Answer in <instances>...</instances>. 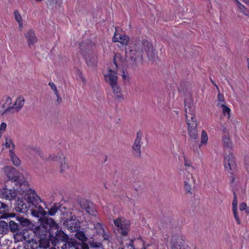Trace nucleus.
Instances as JSON below:
<instances>
[{"mask_svg":"<svg viewBox=\"0 0 249 249\" xmlns=\"http://www.w3.org/2000/svg\"><path fill=\"white\" fill-rule=\"evenodd\" d=\"M28 183L24 181L21 184L20 188L18 190L21 196L18 197L16 202L15 210L17 212L26 213L30 208L34 206L35 209H32L31 212L33 216L40 218L43 223L47 224L46 219H53L48 217L47 213L44 210L42 207L38 203L41 201L40 198L37 196L34 190L28 188Z\"/></svg>","mask_w":249,"mask_h":249,"instance_id":"f257e3e1","label":"nucleus"},{"mask_svg":"<svg viewBox=\"0 0 249 249\" xmlns=\"http://www.w3.org/2000/svg\"><path fill=\"white\" fill-rule=\"evenodd\" d=\"M130 49L125 48L126 61L133 68L143 61L142 52L144 49L149 60H153L156 56L155 51L152 43L145 39L137 41L130 46Z\"/></svg>","mask_w":249,"mask_h":249,"instance_id":"f03ea898","label":"nucleus"},{"mask_svg":"<svg viewBox=\"0 0 249 249\" xmlns=\"http://www.w3.org/2000/svg\"><path fill=\"white\" fill-rule=\"evenodd\" d=\"M46 221L51 224L48 229L49 244L51 243L57 249H69L76 246L75 241H72L53 219H47Z\"/></svg>","mask_w":249,"mask_h":249,"instance_id":"7ed1b4c3","label":"nucleus"},{"mask_svg":"<svg viewBox=\"0 0 249 249\" xmlns=\"http://www.w3.org/2000/svg\"><path fill=\"white\" fill-rule=\"evenodd\" d=\"M188 125V133L189 135L188 139V143L190 148L194 151L197 149V146L199 142L197 131V121H193L186 123Z\"/></svg>","mask_w":249,"mask_h":249,"instance_id":"20e7f679","label":"nucleus"},{"mask_svg":"<svg viewBox=\"0 0 249 249\" xmlns=\"http://www.w3.org/2000/svg\"><path fill=\"white\" fill-rule=\"evenodd\" d=\"M67 218L64 220V224L71 232L76 231L80 229V222L77 216L72 213H67Z\"/></svg>","mask_w":249,"mask_h":249,"instance_id":"39448f33","label":"nucleus"},{"mask_svg":"<svg viewBox=\"0 0 249 249\" xmlns=\"http://www.w3.org/2000/svg\"><path fill=\"white\" fill-rule=\"evenodd\" d=\"M224 167L229 172H230L232 178L231 183H233L235 178L233 174L236 170V165L235 158L231 153L228 155L226 154L224 156Z\"/></svg>","mask_w":249,"mask_h":249,"instance_id":"423d86ee","label":"nucleus"},{"mask_svg":"<svg viewBox=\"0 0 249 249\" xmlns=\"http://www.w3.org/2000/svg\"><path fill=\"white\" fill-rule=\"evenodd\" d=\"M50 224L43 223L38 227H36L34 231V233L37 236L39 240L42 242H46L49 244V230Z\"/></svg>","mask_w":249,"mask_h":249,"instance_id":"0eeeda50","label":"nucleus"},{"mask_svg":"<svg viewBox=\"0 0 249 249\" xmlns=\"http://www.w3.org/2000/svg\"><path fill=\"white\" fill-rule=\"evenodd\" d=\"M184 107L186 123L197 121L195 113V107L190 100H184Z\"/></svg>","mask_w":249,"mask_h":249,"instance_id":"6e6552de","label":"nucleus"},{"mask_svg":"<svg viewBox=\"0 0 249 249\" xmlns=\"http://www.w3.org/2000/svg\"><path fill=\"white\" fill-rule=\"evenodd\" d=\"M4 171L9 180H12L14 182H17L19 183V187L17 188V189L18 190L17 191L20 193L18 190L20 188L21 184H22L23 182L25 181L19 180V177L18 175V172L14 167L9 166H6L4 168Z\"/></svg>","mask_w":249,"mask_h":249,"instance_id":"1a4fd4ad","label":"nucleus"},{"mask_svg":"<svg viewBox=\"0 0 249 249\" xmlns=\"http://www.w3.org/2000/svg\"><path fill=\"white\" fill-rule=\"evenodd\" d=\"M142 137V133L140 131H139L137 133L136 138L132 146V154L135 158L138 159L141 158V147L142 143L141 142Z\"/></svg>","mask_w":249,"mask_h":249,"instance_id":"9d476101","label":"nucleus"},{"mask_svg":"<svg viewBox=\"0 0 249 249\" xmlns=\"http://www.w3.org/2000/svg\"><path fill=\"white\" fill-rule=\"evenodd\" d=\"M114 225L119 228V232L123 236L127 235L129 230L130 224L129 221L125 219L122 220L118 218L114 221Z\"/></svg>","mask_w":249,"mask_h":249,"instance_id":"9b49d317","label":"nucleus"},{"mask_svg":"<svg viewBox=\"0 0 249 249\" xmlns=\"http://www.w3.org/2000/svg\"><path fill=\"white\" fill-rule=\"evenodd\" d=\"M184 237L180 234L174 233L172 235L171 242V249H183Z\"/></svg>","mask_w":249,"mask_h":249,"instance_id":"f8f14e48","label":"nucleus"},{"mask_svg":"<svg viewBox=\"0 0 249 249\" xmlns=\"http://www.w3.org/2000/svg\"><path fill=\"white\" fill-rule=\"evenodd\" d=\"M78 202L82 211L84 210L87 213L90 215L95 214V211L92 203L84 198L78 199Z\"/></svg>","mask_w":249,"mask_h":249,"instance_id":"ddd939ff","label":"nucleus"},{"mask_svg":"<svg viewBox=\"0 0 249 249\" xmlns=\"http://www.w3.org/2000/svg\"><path fill=\"white\" fill-rule=\"evenodd\" d=\"M28 247L31 249H47L49 247V244L39 240L38 242L35 239L28 241Z\"/></svg>","mask_w":249,"mask_h":249,"instance_id":"4468645a","label":"nucleus"},{"mask_svg":"<svg viewBox=\"0 0 249 249\" xmlns=\"http://www.w3.org/2000/svg\"><path fill=\"white\" fill-rule=\"evenodd\" d=\"M106 81L109 84L112 88L118 86L117 83L118 77L116 73L111 70H109L107 74L105 75Z\"/></svg>","mask_w":249,"mask_h":249,"instance_id":"2eb2a0df","label":"nucleus"},{"mask_svg":"<svg viewBox=\"0 0 249 249\" xmlns=\"http://www.w3.org/2000/svg\"><path fill=\"white\" fill-rule=\"evenodd\" d=\"M9 231L13 233L14 235L21 234L25 229H22L18 223L11 220L9 222Z\"/></svg>","mask_w":249,"mask_h":249,"instance_id":"dca6fc26","label":"nucleus"},{"mask_svg":"<svg viewBox=\"0 0 249 249\" xmlns=\"http://www.w3.org/2000/svg\"><path fill=\"white\" fill-rule=\"evenodd\" d=\"M96 230V233L101 237L100 240L106 241L109 240V235L106 232L103 225L100 223H97L94 225V227Z\"/></svg>","mask_w":249,"mask_h":249,"instance_id":"f3484780","label":"nucleus"},{"mask_svg":"<svg viewBox=\"0 0 249 249\" xmlns=\"http://www.w3.org/2000/svg\"><path fill=\"white\" fill-rule=\"evenodd\" d=\"M129 40V38L125 34L120 35L115 32L112 40L115 42H120L123 45H126L127 44Z\"/></svg>","mask_w":249,"mask_h":249,"instance_id":"a211bd4d","label":"nucleus"},{"mask_svg":"<svg viewBox=\"0 0 249 249\" xmlns=\"http://www.w3.org/2000/svg\"><path fill=\"white\" fill-rule=\"evenodd\" d=\"M1 195L2 198L10 200L14 199L16 197L17 192L15 190L4 188L3 191L1 192Z\"/></svg>","mask_w":249,"mask_h":249,"instance_id":"6ab92c4d","label":"nucleus"},{"mask_svg":"<svg viewBox=\"0 0 249 249\" xmlns=\"http://www.w3.org/2000/svg\"><path fill=\"white\" fill-rule=\"evenodd\" d=\"M25 37L27 38L28 45L30 48L37 41V38L32 30H30L28 31L25 35Z\"/></svg>","mask_w":249,"mask_h":249,"instance_id":"aec40b11","label":"nucleus"},{"mask_svg":"<svg viewBox=\"0 0 249 249\" xmlns=\"http://www.w3.org/2000/svg\"><path fill=\"white\" fill-rule=\"evenodd\" d=\"M9 155L11 160L15 166H18L20 165L21 161L16 155L13 150L11 149L9 150Z\"/></svg>","mask_w":249,"mask_h":249,"instance_id":"412c9836","label":"nucleus"},{"mask_svg":"<svg viewBox=\"0 0 249 249\" xmlns=\"http://www.w3.org/2000/svg\"><path fill=\"white\" fill-rule=\"evenodd\" d=\"M16 220L19 222L20 226H22V229H25V228L29 226L30 224L29 220L22 216H17L16 217Z\"/></svg>","mask_w":249,"mask_h":249,"instance_id":"4be33fe9","label":"nucleus"},{"mask_svg":"<svg viewBox=\"0 0 249 249\" xmlns=\"http://www.w3.org/2000/svg\"><path fill=\"white\" fill-rule=\"evenodd\" d=\"M112 89H113L115 98L118 100V101H122L124 99V96L122 93L121 89L120 87L117 86L116 87Z\"/></svg>","mask_w":249,"mask_h":249,"instance_id":"5701e85b","label":"nucleus"},{"mask_svg":"<svg viewBox=\"0 0 249 249\" xmlns=\"http://www.w3.org/2000/svg\"><path fill=\"white\" fill-rule=\"evenodd\" d=\"M9 232L7 223L3 220L0 221V234H5Z\"/></svg>","mask_w":249,"mask_h":249,"instance_id":"b1692460","label":"nucleus"},{"mask_svg":"<svg viewBox=\"0 0 249 249\" xmlns=\"http://www.w3.org/2000/svg\"><path fill=\"white\" fill-rule=\"evenodd\" d=\"M223 144L226 148H231V142L230 135H224L222 137Z\"/></svg>","mask_w":249,"mask_h":249,"instance_id":"393cba45","label":"nucleus"},{"mask_svg":"<svg viewBox=\"0 0 249 249\" xmlns=\"http://www.w3.org/2000/svg\"><path fill=\"white\" fill-rule=\"evenodd\" d=\"M185 176L184 177V182L195 183L196 180L194 179L192 174L190 173L187 170H186L184 173Z\"/></svg>","mask_w":249,"mask_h":249,"instance_id":"a878e982","label":"nucleus"},{"mask_svg":"<svg viewBox=\"0 0 249 249\" xmlns=\"http://www.w3.org/2000/svg\"><path fill=\"white\" fill-rule=\"evenodd\" d=\"M75 232V237L82 242V244L81 245L85 244L84 242L87 240V237H86L85 234L82 231H79V230Z\"/></svg>","mask_w":249,"mask_h":249,"instance_id":"bb28decb","label":"nucleus"},{"mask_svg":"<svg viewBox=\"0 0 249 249\" xmlns=\"http://www.w3.org/2000/svg\"><path fill=\"white\" fill-rule=\"evenodd\" d=\"M25 103V99L18 97L17 99L14 106H15V109L18 111L22 107Z\"/></svg>","mask_w":249,"mask_h":249,"instance_id":"cd10ccee","label":"nucleus"},{"mask_svg":"<svg viewBox=\"0 0 249 249\" xmlns=\"http://www.w3.org/2000/svg\"><path fill=\"white\" fill-rule=\"evenodd\" d=\"M60 205L59 203H54L53 206L49 210L48 215H54L60 209Z\"/></svg>","mask_w":249,"mask_h":249,"instance_id":"c85d7f7f","label":"nucleus"},{"mask_svg":"<svg viewBox=\"0 0 249 249\" xmlns=\"http://www.w3.org/2000/svg\"><path fill=\"white\" fill-rule=\"evenodd\" d=\"M236 4L240 12H242L245 16L249 17V10L247 8L238 0H236Z\"/></svg>","mask_w":249,"mask_h":249,"instance_id":"c756f323","label":"nucleus"},{"mask_svg":"<svg viewBox=\"0 0 249 249\" xmlns=\"http://www.w3.org/2000/svg\"><path fill=\"white\" fill-rule=\"evenodd\" d=\"M86 245L88 246L89 248V247L92 248H100L103 246L101 242L94 241L93 240H89Z\"/></svg>","mask_w":249,"mask_h":249,"instance_id":"7c9ffc66","label":"nucleus"},{"mask_svg":"<svg viewBox=\"0 0 249 249\" xmlns=\"http://www.w3.org/2000/svg\"><path fill=\"white\" fill-rule=\"evenodd\" d=\"M120 62L122 65H123V60L122 58V56L120 53L114 54L113 57V63L116 66V68L117 69L118 67V65L117 63Z\"/></svg>","mask_w":249,"mask_h":249,"instance_id":"2f4dec72","label":"nucleus"},{"mask_svg":"<svg viewBox=\"0 0 249 249\" xmlns=\"http://www.w3.org/2000/svg\"><path fill=\"white\" fill-rule=\"evenodd\" d=\"M14 16L15 20L18 22L19 25L21 24L22 23L21 17L17 10L14 11Z\"/></svg>","mask_w":249,"mask_h":249,"instance_id":"473e14b6","label":"nucleus"},{"mask_svg":"<svg viewBox=\"0 0 249 249\" xmlns=\"http://www.w3.org/2000/svg\"><path fill=\"white\" fill-rule=\"evenodd\" d=\"M5 146L7 148H9L10 147V145L12 144L13 148L14 149L15 145L14 143L12 142V141L11 138L8 137H5Z\"/></svg>","mask_w":249,"mask_h":249,"instance_id":"72a5a7b5","label":"nucleus"},{"mask_svg":"<svg viewBox=\"0 0 249 249\" xmlns=\"http://www.w3.org/2000/svg\"><path fill=\"white\" fill-rule=\"evenodd\" d=\"M208 136L205 130H202L201 133V143H205L207 142Z\"/></svg>","mask_w":249,"mask_h":249,"instance_id":"f704fd0d","label":"nucleus"},{"mask_svg":"<svg viewBox=\"0 0 249 249\" xmlns=\"http://www.w3.org/2000/svg\"><path fill=\"white\" fill-rule=\"evenodd\" d=\"M221 107H222L223 114L224 115L227 114L229 116H230L229 115L231 111L230 108L226 106L225 104H222Z\"/></svg>","mask_w":249,"mask_h":249,"instance_id":"c9c22d12","label":"nucleus"},{"mask_svg":"<svg viewBox=\"0 0 249 249\" xmlns=\"http://www.w3.org/2000/svg\"><path fill=\"white\" fill-rule=\"evenodd\" d=\"M237 197L234 192H233V199L232 203V210L237 209Z\"/></svg>","mask_w":249,"mask_h":249,"instance_id":"e433bc0d","label":"nucleus"},{"mask_svg":"<svg viewBox=\"0 0 249 249\" xmlns=\"http://www.w3.org/2000/svg\"><path fill=\"white\" fill-rule=\"evenodd\" d=\"M232 211H233V215H234V217L235 219L237 224H238V225L240 224L241 221H240V219L239 218V215L238 214L237 209L232 210Z\"/></svg>","mask_w":249,"mask_h":249,"instance_id":"4c0bfd02","label":"nucleus"},{"mask_svg":"<svg viewBox=\"0 0 249 249\" xmlns=\"http://www.w3.org/2000/svg\"><path fill=\"white\" fill-rule=\"evenodd\" d=\"M193 183H187L184 182V188L186 190V191L188 193H192L191 190H192V187L191 184Z\"/></svg>","mask_w":249,"mask_h":249,"instance_id":"58836bf2","label":"nucleus"},{"mask_svg":"<svg viewBox=\"0 0 249 249\" xmlns=\"http://www.w3.org/2000/svg\"><path fill=\"white\" fill-rule=\"evenodd\" d=\"M49 86L50 87L51 89L54 91L55 94H57V93L58 92L57 89L55 85V84L53 82H49Z\"/></svg>","mask_w":249,"mask_h":249,"instance_id":"ea45409f","label":"nucleus"},{"mask_svg":"<svg viewBox=\"0 0 249 249\" xmlns=\"http://www.w3.org/2000/svg\"><path fill=\"white\" fill-rule=\"evenodd\" d=\"M8 208L7 205L0 201V213L5 211Z\"/></svg>","mask_w":249,"mask_h":249,"instance_id":"a19ab883","label":"nucleus"},{"mask_svg":"<svg viewBox=\"0 0 249 249\" xmlns=\"http://www.w3.org/2000/svg\"><path fill=\"white\" fill-rule=\"evenodd\" d=\"M220 130L222 131V134H224V135H230L229 133V129L223 125H221Z\"/></svg>","mask_w":249,"mask_h":249,"instance_id":"79ce46f5","label":"nucleus"},{"mask_svg":"<svg viewBox=\"0 0 249 249\" xmlns=\"http://www.w3.org/2000/svg\"><path fill=\"white\" fill-rule=\"evenodd\" d=\"M75 249H89L88 246L86 244L78 245L74 247Z\"/></svg>","mask_w":249,"mask_h":249,"instance_id":"37998d69","label":"nucleus"},{"mask_svg":"<svg viewBox=\"0 0 249 249\" xmlns=\"http://www.w3.org/2000/svg\"><path fill=\"white\" fill-rule=\"evenodd\" d=\"M61 164H60V168L61 171L63 169H65V168L67 167L68 165L66 164V163L65 161V158H63V160H61L60 161Z\"/></svg>","mask_w":249,"mask_h":249,"instance_id":"c03bdc74","label":"nucleus"},{"mask_svg":"<svg viewBox=\"0 0 249 249\" xmlns=\"http://www.w3.org/2000/svg\"><path fill=\"white\" fill-rule=\"evenodd\" d=\"M184 165L187 167H188V168L191 167L192 169H194V167L192 166L191 165V161L187 160L186 159V158L184 159Z\"/></svg>","mask_w":249,"mask_h":249,"instance_id":"a18cd8bd","label":"nucleus"},{"mask_svg":"<svg viewBox=\"0 0 249 249\" xmlns=\"http://www.w3.org/2000/svg\"><path fill=\"white\" fill-rule=\"evenodd\" d=\"M218 101L220 102H223L224 101V97L222 94L219 93L217 96Z\"/></svg>","mask_w":249,"mask_h":249,"instance_id":"49530a36","label":"nucleus"},{"mask_svg":"<svg viewBox=\"0 0 249 249\" xmlns=\"http://www.w3.org/2000/svg\"><path fill=\"white\" fill-rule=\"evenodd\" d=\"M14 108V107L13 106L9 107L4 110V111L2 113V114H4L8 112H10L12 110H13Z\"/></svg>","mask_w":249,"mask_h":249,"instance_id":"de8ad7c7","label":"nucleus"},{"mask_svg":"<svg viewBox=\"0 0 249 249\" xmlns=\"http://www.w3.org/2000/svg\"><path fill=\"white\" fill-rule=\"evenodd\" d=\"M6 126L7 125L6 123H2L0 126V131H1V132H4L6 129Z\"/></svg>","mask_w":249,"mask_h":249,"instance_id":"09e8293b","label":"nucleus"},{"mask_svg":"<svg viewBox=\"0 0 249 249\" xmlns=\"http://www.w3.org/2000/svg\"><path fill=\"white\" fill-rule=\"evenodd\" d=\"M239 208H240V210L241 211H243L244 210H246V208H247V205H246V204L245 203H244V202L241 203L240 204V205H239Z\"/></svg>","mask_w":249,"mask_h":249,"instance_id":"8fccbe9b","label":"nucleus"},{"mask_svg":"<svg viewBox=\"0 0 249 249\" xmlns=\"http://www.w3.org/2000/svg\"><path fill=\"white\" fill-rule=\"evenodd\" d=\"M56 97H57V99L56 100V102L58 104H60L62 101V98L61 97H60V96L59 95L58 92L57 93V94H55Z\"/></svg>","mask_w":249,"mask_h":249,"instance_id":"3c124183","label":"nucleus"},{"mask_svg":"<svg viewBox=\"0 0 249 249\" xmlns=\"http://www.w3.org/2000/svg\"><path fill=\"white\" fill-rule=\"evenodd\" d=\"M86 45V44L84 42H82L81 44H80V49L81 51L87 52V50H84Z\"/></svg>","mask_w":249,"mask_h":249,"instance_id":"603ef678","label":"nucleus"},{"mask_svg":"<svg viewBox=\"0 0 249 249\" xmlns=\"http://www.w3.org/2000/svg\"><path fill=\"white\" fill-rule=\"evenodd\" d=\"M5 103H7L9 106H10L12 104V99L9 97H6Z\"/></svg>","mask_w":249,"mask_h":249,"instance_id":"864d4df0","label":"nucleus"},{"mask_svg":"<svg viewBox=\"0 0 249 249\" xmlns=\"http://www.w3.org/2000/svg\"><path fill=\"white\" fill-rule=\"evenodd\" d=\"M79 77H80V79L82 80V81L84 83H86V79H85V78L84 77V76L82 75L81 73H80Z\"/></svg>","mask_w":249,"mask_h":249,"instance_id":"5fc2aeb1","label":"nucleus"},{"mask_svg":"<svg viewBox=\"0 0 249 249\" xmlns=\"http://www.w3.org/2000/svg\"><path fill=\"white\" fill-rule=\"evenodd\" d=\"M122 76L123 79H126L127 78V76L125 74L124 72L123 71V74H122Z\"/></svg>","mask_w":249,"mask_h":249,"instance_id":"6e6d98bb","label":"nucleus"},{"mask_svg":"<svg viewBox=\"0 0 249 249\" xmlns=\"http://www.w3.org/2000/svg\"><path fill=\"white\" fill-rule=\"evenodd\" d=\"M15 214L14 213H8L7 217H14Z\"/></svg>","mask_w":249,"mask_h":249,"instance_id":"4d7b16f0","label":"nucleus"},{"mask_svg":"<svg viewBox=\"0 0 249 249\" xmlns=\"http://www.w3.org/2000/svg\"><path fill=\"white\" fill-rule=\"evenodd\" d=\"M245 3L249 5V0H242Z\"/></svg>","mask_w":249,"mask_h":249,"instance_id":"13d9d810","label":"nucleus"},{"mask_svg":"<svg viewBox=\"0 0 249 249\" xmlns=\"http://www.w3.org/2000/svg\"><path fill=\"white\" fill-rule=\"evenodd\" d=\"M133 243V241H131L130 243V246H131V247L133 249H134V248L133 246L132 245Z\"/></svg>","mask_w":249,"mask_h":249,"instance_id":"bf43d9fd","label":"nucleus"},{"mask_svg":"<svg viewBox=\"0 0 249 249\" xmlns=\"http://www.w3.org/2000/svg\"><path fill=\"white\" fill-rule=\"evenodd\" d=\"M58 159H60V157H58L57 156L55 157V158L54 159V160H58Z\"/></svg>","mask_w":249,"mask_h":249,"instance_id":"052dcab7","label":"nucleus"},{"mask_svg":"<svg viewBox=\"0 0 249 249\" xmlns=\"http://www.w3.org/2000/svg\"><path fill=\"white\" fill-rule=\"evenodd\" d=\"M247 61H248V69H249V58L247 59Z\"/></svg>","mask_w":249,"mask_h":249,"instance_id":"680f3d73","label":"nucleus"},{"mask_svg":"<svg viewBox=\"0 0 249 249\" xmlns=\"http://www.w3.org/2000/svg\"><path fill=\"white\" fill-rule=\"evenodd\" d=\"M5 104H6V103H4V104L2 106V107L3 108H4L5 107Z\"/></svg>","mask_w":249,"mask_h":249,"instance_id":"e2e57ef3","label":"nucleus"},{"mask_svg":"<svg viewBox=\"0 0 249 249\" xmlns=\"http://www.w3.org/2000/svg\"><path fill=\"white\" fill-rule=\"evenodd\" d=\"M35 150H36V151L37 152H38L39 153V155H40V153H39V150H38V149H35Z\"/></svg>","mask_w":249,"mask_h":249,"instance_id":"0e129e2a","label":"nucleus"},{"mask_svg":"<svg viewBox=\"0 0 249 249\" xmlns=\"http://www.w3.org/2000/svg\"><path fill=\"white\" fill-rule=\"evenodd\" d=\"M43 0H36V1L37 2H40V1H43Z\"/></svg>","mask_w":249,"mask_h":249,"instance_id":"69168bd1","label":"nucleus"},{"mask_svg":"<svg viewBox=\"0 0 249 249\" xmlns=\"http://www.w3.org/2000/svg\"><path fill=\"white\" fill-rule=\"evenodd\" d=\"M2 133V132H1V131H0V138L1 137V136H2V135H1Z\"/></svg>","mask_w":249,"mask_h":249,"instance_id":"338daca9","label":"nucleus"},{"mask_svg":"<svg viewBox=\"0 0 249 249\" xmlns=\"http://www.w3.org/2000/svg\"><path fill=\"white\" fill-rule=\"evenodd\" d=\"M118 249H124L123 248H119Z\"/></svg>","mask_w":249,"mask_h":249,"instance_id":"774afa93","label":"nucleus"}]
</instances>
